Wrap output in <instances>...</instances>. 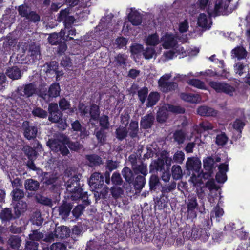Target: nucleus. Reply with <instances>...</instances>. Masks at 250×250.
<instances>
[{
    "label": "nucleus",
    "mask_w": 250,
    "mask_h": 250,
    "mask_svg": "<svg viewBox=\"0 0 250 250\" xmlns=\"http://www.w3.org/2000/svg\"><path fill=\"white\" fill-rule=\"evenodd\" d=\"M69 191L70 192V195L68 196L67 198L70 199V201L79 202L82 200V203L85 205L88 206L90 204L91 201L88 199L87 192L84 191L81 187L73 188Z\"/></svg>",
    "instance_id": "obj_1"
},
{
    "label": "nucleus",
    "mask_w": 250,
    "mask_h": 250,
    "mask_svg": "<svg viewBox=\"0 0 250 250\" xmlns=\"http://www.w3.org/2000/svg\"><path fill=\"white\" fill-rule=\"evenodd\" d=\"M208 84L217 93H223L230 96H233L235 89L234 87L226 83L210 81Z\"/></svg>",
    "instance_id": "obj_2"
},
{
    "label": "nucleus",
    "mask_w": 250,
    "mask_h": 250,
    "mask_svg": "<svg viewBox=\"0 0 250 250\" xmlns=\"http://www.w3.org/2000/svg\"><path fill=\"white\" fill-rule=\"evenodd\" d=\"M67 145L64 143V139L62 141L59 140H49L47 142V146L53 151L56 153L60 152L63 156H66L69 153Z\"/></svg>",
    "instance_id": "obj_3"
},
{
    "label": "nucleus",
    "mask_w": 250,
    "mask_h": 250,
    "mask_svg": "<svg viewBox=\"0 0 250 250\" xmlns=\"http://www.w3.org/2000/svg\"><path fill=\"white\" fill-rule=\"evenodd\" d=\"M23 135L28 140H34L38 133V128L36 125L30 124L28 121H24L22 124Z\"/></svg>",
    "instance_id": "obj_4"
},
{
    "label": "nucleus",
    "mask_w": 250,
    "mask_h": 250,
    "mask_svg": "<svg viewBox=\"0 0 250 250\" xmlns=\"http://www.w3.org/2000/svg\"><path fill=\"white\" fill-rule=\"evenodd\" d=\"M48 120L52 123H58L62 119L63 114L58 108L56 103H51L48 105Z\"/></svg>",
    "instance_id": "obj_5"
},
{
    "label": "nucleus",
    "mask_w": 250,
    "mask_h": 250,
    "mask_svg": "<svg viewBox=\"0 0 250 250\" xmlns=\"http://www.w3.org/2000/svg\"><path fill=\"white\" fill-rule=\"evenodd\" d=\"M74 207L73 203L69 198H66L62 200L61 205L59 207V214L63 219H67L72 212Z\"/></svg>",
    "instance_id": "obj_6"
},
{
    "label": "nucleus",
    "mask_w": 250,
    "mask_h": 250,
    "mask_svg": "<svg viewBox=\"0 0 250 250\" xmlns=\"http://www.w3.org/2000/svg\"><path fill=\"white\" fill-rule=\"evenodd\" d=\"M198 206V204L196 196H189L187 203L188 218L193 219L196 218L197 214L195 209Z\"/></svg>",
    "instance_id": "obj_7"
},
{
    "label": "nucleus",
    "mask_w": 250,
    "mask_h": 250,
    "mask_svg": "<svg viewBox=\"0 0 250 250\" xmlns=\"http://www.w3.org/2000/svg\"><path fill=\"white\" fill-rule=\"evenodd\" d=\"M203 167L207 171L206 172L203 173V177L208 178L211 176L214 168L215 161L211 156H208L204 158L203 161Z\"/></svg>",
    "instance_id": "obj_8"
},
{
    "label": "nucleus",
    "mask_w": 250,
    "mask_h": 250,
    "mask_svg": "<svg viewBox=\"0 0 250 250\" xmlns=\"http://www.w3.org/2000/svg\"><path fill=\"white\" fill-rule=\"evenodd\" d=\"M88 182L95 189L99 188L104 184V177L100 173L94 172L91 174Z\"/></svg>",
    "instance_id": "obj_9"
},
{
    "label": "nucleus",
    "mask_w": 250,
    "mask_h": 250,
    "mask_svg": "<svg viewBox=\"0 0 250 250\" xmlns=\"http://www.w3.org/2000/svg\"><path fill=\"white\" fill-rule=\"evenodd\" d=\"M197 112L198 115L203 117H215L218 114L217 110L207 105L198 107Z\"/></svg>",
    "instance_id": "obj_10"
},
{
    "label": "nucleus",
    "mask_w": 250,
    "mask_h": 250,
    "mask_svg": "<svg viewBox=\"0 0 250 250\" xmlns=\"http://www.w3.org/2000/svg\"><path fill=\"white\" fill-rule=\"evenodd\" d=\"M165 171L164 160L160 158L154 160L149 166V172L154 173L155 172H163Z\"/></svg>",
    "instance_id": "obj_11"
},
{
    "label": "nucleus",
    "mask_w": 250,
    "mask_h": 250,
    "mask_svg": "<svg viewBox=\"0 0 250 250\" xmlns=\"http://www.w3.org/2000/svg\"><path fill=\"white\" fill-rule=\"evenodd\" d=\"M154 120V116L152 114H146L141 120V127L144 129H150L152 127Z\"/></svg>",
    "instance_id": "obj_12"
},
{
    "label": "nucleus",
    "mask_w": 250,
    "mask_h": 250,
    "mask_svg": "<svg viewBox=\"0 0 250 250\" xmlns=\"http://www.w3.org/2000/svg\"><path fill=\"white\" fill-rule=\"evenodd\" d=\"M54 232H55L56 238L65 239L70 236V229L65 226L56 227Z\"/></svg>",
    "instance_id": "obj_13"
},
{
    "label": "nucleus",
    "mask_w": 250,
    "mask_h": 250,
    "mask_svg": "<svg viewBox=\"0 0 250 250\" xmlns=\"http://www.w3.org/2000/svg\"><path fill=\"white\" fill-rule=\"evenodd\" d=\"M13 203L14 204L13 207L16 217L19 218L21 214L26 210L27 207V204L22 200L13 202Z\"/></svg>",
    "instance_id": "obj_14"
},
{
    "label": "nucleus",
    "mask_w": 250,
    "mask_h": 250,
    "mask_svg": "<svg viewBox=\"0 0 250 250\" xmlns=\"http://www.w3.org/2000/svg\"><path fill=\"white\" fill-rule=\"evenodd\" d=\"M201 163L192 157H188L186 162V167L188 170L199 172L201 168Z\"/></svg>",
    "instance_id": "obj_15"
},
{
    "label": "nucleus",
    "mask_w": 250,
    "mask_h": 250,
    "mask_svg": "<svg viewBox=\"0 0 250 250\" xmlns=\"http://www.w3.org/2000/svg\"><path fill=\"white\" fill-rule=\"evenodd\" d=\"M19 218L16 217L15 214L13 215L12 213L11 208H5L2 209L0 212V219L2 222H10L12 220Z\"/></svg>",
    "instance_id": "obj_16"
},
{
    "label": "nucleus",
    "mask_w": 250,
    "mask_h": 250,
    "mask_svg": "<svg viewBox=\"0 0 250 250\" xmlns=\"http://www.w3.org/2000/svg\"><path fill=\"white\" fill-rule=\"evenodd\" d=\"M65 31L62 30L59 34L57 33L51 34L48 37V40L49 42L52 45H58L61 42V41L64 40Z\"/></svg>",
    "instance_id": "obj_17"
},
{
    "label": "nucleus",
    "mask_w": 250,
    "mask_h": 250,
    "mask_svg": "<svg viewBox=\"0 0 250 250\" xmlns=\"http://www.w3.org/2000/svg\"><path fill=\"white\" fill-rule=\"evenodd\" d=\"M127 130L131 138H138L139 133L138 122L136 121L131 120Z\"/></svg>",
    "instance_id": "obj_18"
},
{
    "label": "nucleus",
    "mask_w": 250,
    "mask_h": 250,
    "mask_svg": "<svg viewBox=\"0 0 250 250\" xmlns=\"http://www.w3.org/2000/svg\"><path fill=\"white\" fill-rule=\"evenodd\" d=\"M28 55L30 58L29 60H31L33 62L39 60L41 57L40 46L35 45H30Z\"/></svg>",
    "instance_id": "obj_19"
},
{
    "label": "nucleus",
    "mask_w": 250,
    "mask_h": 250,
    "mask_svg": "<svg viewBox=\"0 0 250 250\" xmlns=\"http://www.w3.org/2000/svg\"><path fill=\"white\" fill-rule=\"evenodd\" d=\"M24 187L26 191L35 192L40 188V183L32 178L27 179L24 182Z\"/></svg>",
    "instance_id": "obj_20"
},
{
    "label": "nucleus",
    "mask_w": 250,
    "mask_h": 250,
    "mask_svg": "<svg viewBox=\"0 0 250 250\" xmlns=\"http://www.w3.org/2000/svg\"><path fill=\"white\" fill-rule=\"evenodd\" d=\"M7 76L12 80H18L21 76V70L17 66L8 67L6 71Z\"/></svg>",
    "instance_id": "obj_21"
},
{
    "label": "nucleus",
    "mask_w": 250,
    "mask_h": 250,
    "mask_svg": "<svg viewBox=\"0 0 250 250\" xmlns=\"http://www.w3.org/2000/svg\"><path fill=\"white\" fill-rule=\"evenodd\" d=\"M105 129L100 128V129L95 130V135L97 139L98 143L100 145H104L105 144L107 140V134Z\"/></svg>",
    "instance_id": "obj_22"
},
{
    "label": "nucleus",
    "mask_w": 250,
    "mask_h": 250,
    "mask_svg": "<svg viewBox=\"0 0 250 250\" xmlns=\"http://www.w3.org/2000/svg\"><path fill=\"white\" fill-rule=\"evenodd\" d=\"M48 175V174L46 173L44 177V181L43 182L44 184H45V186H50V190L55 192V189L57 188V185L56 184V182L57 181V177H55L53 175H49V176H46Z\"/></svg>",
    "instance_id": "obj_23"
},
{
    "label": "nucleus",
    "mask_w": 250,
    "mask_h": 250,
    "mask_svg": "<svg viewBox=\"0 0 250 250\" xmlns=\"http://www.w3.org/2000/svg\"><path fill=\"white\" fill-rule=\"evenodd\" d=\"M128 20L133 25H139L141 24L142 16L137 11H132L128 15Z\"/></svg>",
    "instance_id": "obj_24"
},
{
    "label": "nucleus",
    "mask_w": 250,
    "mask_h": 250,
    "mask_svg": "<svg viewBox=\"0 0 250 250\" xmlns=\"http://www.w3.org/2000/svg\"><path fill=\"white\" fill-rule=\"evenodd\" d=\"M180 96L183 100L191 103H197L200 99L199 95L195 94L181 93Z\"/></svg>",
    "instance_id": "obj_25"
},
{
    "label": "nucleus",
    "mask_w": 250,
    "mask_h": 250,
    "mask_svg": "<svg viewBox=\"0 0 250 250\" xmlns=\"http://www.w3.org/2000/svg\"><path fill=\"white\" fill-rule=\"evenodd\" d=\"M64 143L67 145L68 147L72 151L78 152L83 147V145L80 142L78 141H71L69 138L67 137L64 139Z\"/></svg>",
    "instance_id": "obj_26"
},
{
    "label": "nucleus",
    "mask_w": 250,
    "mask_h": 250,
    "mask_svg": "<svg viewBox=\"0 0 250 250\" xmlns=\"http://www.w3.org/2000/svg\"><path fill=\"white\" fill-rule=\"evenodd\" d=\"M160 99V95L157 92H151L148 96L146 106L151 107L155 105Z\"/></svg>",
    "instance_id": "obj_27"
},
{
    "label": "nucleus",
    "mask_w": 250,
    "mask_h": 250,
    "mask_svg": "<svg viewBox=\"0 0 250 250\" xmlns=\"http://www.w3.org/2000/svg\"><path fill=\"white\" fill-rule=\"evenodd\" d=\"M21 237L17 235H12L10 237L8 244L10 247L15 250H18L21 245Z\"/></svg>",
    "instance_id": "obj_28"
},
{
    "label": "nucleus",
    "mask_w": 250,
    "mask_h": 250,
    "mask_svg": "<svg viewBox=\"0 0 250 250\" xmlns=\"http://www.w3.org/2000/svg\"><path fill=\"white\" fill-rule=\"evenodd\" d=\"M186 135L187 134L185 131L182 129H177L173 133V138L176 142L180 145L184 143Z\"/></svg>",
    "instance_id": "obj_29"
},
{
    "label": "nucleus",
    "mask_w": 250,
    "mask_h": 250,
    "mask_svg": "<svg viewBox=\"0 0 250 250\" xmlns=\"http://www.w3.org/2000/svg\"><path fill=\"white\" fill-rule=\"evenodd\" d=\"M131 184H133V187L136 190H141L146 184L145 177L138 175L135 178H134L133 182Z\"/></svg>",
    "instance_id": "obj_30"
},
{
    "label": "nucleus",
    "mask_w": 250,
    "mask_h": 250,
    "mask_svg": "<svg viewBox=\"0 0 250 250\" xmlns=\"http://www.w3.org/2000/svg\"><path fill=\"white\" fill-rule=\"evenodd\" d=\"M65 185L68 191L69 190V188H76L81 187L80 184V178L78 175H74L67 180V181L65 183Z\"/></svg>",
    "instance_id": "obj_31"
},
{
    "label": "nucleus",
    "mask_w": 250,
    "mask_h": 250,
    "mask_svg": "<svg viewBox=\"0 0 250 250\" xmlns=\"http://www.w3.org/2000/svg\"><path fill=\"white\" fill-rule=\"evenodd\" d=\"M60 86L59 83H54L51 84L48 89V95L49 97L56 98L60 95Z\"/></svg>",
    "instance_id": "obj_32"
},
{
    "label": "nucleus",
    "mask_w": 250,
    "mask_h": 250,
    "mask_svg": "<svg viewBox=\"0 0 250 250\" xmlns=\"http://www.w3.org/2000/svg\"><path fill=\"white\" fill-rule=\"evenodd\" d=\"M127 134L128 132L126 127L121 125L118 127L115 131V137L120 141H122L125 139Z\"/></svg>",
    "instance_id": "obj_33"
},
{
    "label": "nucleus",
    "mask_w": 250,
    "mask_h": 250,
    "mask_svg": "<svg viewBox=\"0 0 250 250\" xmlns=\"http://www.w3.org/2000/svg\"><path fill=\"white\" fill-rule=\"evenodd\" d=\"M121 173L125 181L127 183L130 184L133 183L134 179V174L131 169L127 167H125L122 169Z\"/></svg>",
    "instance_id": "obj_34"
},
{
    "label": "nucleus",
    "mask_w": 250,
    "mask_h": 250,
    "mask_svg": "<svg viewBox=\"0 0 250 250\" xmlns=\"http://www.w3.org/2000/svg\"><path fill=\"white\" fill-rule=\"evenodd\" d=\"M159 87L162 91L164 93H168L175 91L178 87L177 83L174 82H168L165 83L164 85H161Z\"/></svg>",
    "instance_id": "obj_35"
},
{
    "label": "nucleus",
    "mask_w": 250,
    "mask_h": 250,
    "mask_svg": "<svg viewBox=\"0 0 250 250\" xmlns=\"http://www.w3.org/2000/svg\"><path fill=\"white\" fill-rule=\"evenodd\" d=\"M89 114L91 119L95 121H98L100 114L99 106L95 104H92L90 105Z\"/></svg>",
    "instance_id": "obj_36"
},
{
    "label": "nucleus",
    "mask_w": 250,
    "mask_h": 250,
    "mask_svg": "<svg viewBox=\"0 0 250 250\" xmlns=\"http://www.w3.org/2000/svg\"><path fill=\"white\" fill-rule=\"evenodd\" d=\"M133 171L135 174H142V176L145 177L147 174V168L146 165L141 163L140 165H137L132 168Z\"/></svg>",
    "instance_id": "obj_37"
},
{
    "label": "nucleus",
    "mask_w": 250,
    "mask_h": 250,
    "mask_svg": "<svg viewBox=\"0 0 250 250\" xmlns=\"http://www.w3.org/2000/svg\"><path fill=\"white\" fill-rule=\"evenodd\" d=\"M232 51L238 60L244 59L247 55V51L242 46L236 47Z\"/></svg>",
    "instance_id": "obj_38"
},
{
    "label": "nucleus",
    "mask_w": 250,
    "mask_h": 250,
    "mask_svg": "<svg viewBox=\"0 0 250 250\" xmlns=\"http://www.w3.org/2000/svg\"><path fill=\"white\" fill-rule=\"evenodd\" d=\"M159 42V37L156 33L148 35L146 42V45L154 46L158 45Z\"/></svg>",
    "instance_id": "obj_39"
},
{
    "label": "nucleus",
    "mask_w": 250,
    "mask_h": 250,
    "mask_svg": "<svg viewBox=\"0 0 250 250\" xmlns=\"http://www.w3.org/2000/svg\"><path fill=\"white\" fill-rule=\"evenodd\" d=\"M32 115L36 117L44 119L47 117V112L41 107H35L32 111Z\"/></svg>",
    "instance_id": "obj_40"
},
{
    "label": "nucleus",
    "mask_w": 250,
    "mask_h": 250,
    "mask_svg": "<svg viewBox=\"0 0 250 250\" xmlns=\"http://www.w3.org/2000/svg\"><path fill=\"white\" fill-rule=\"evenodd\" d=\"M148 88L144 86L137 91V95L139 101L142 104H144L147 97H148Z\"/></svg>",
    "instance_id": "obj_41"
},
{
    "label": "nucleus",
    "mask_w": 250,
    "mask_h": 250,
    "mask_svg": "<svg viewBox=\"0 0 250 250\" xmlns=\"http://www.w3.org/2000/svg\"><path fill=\"white\" fill-rule=\"evenodd\" d=\"M160 184L159 178L157 176L152 175L150 176L149 180V186L151 191H155Z\"/></svg>",
    "instance_id": "obj_42"
},
{
    "label": "nucleus",
    "mask_w": 250,
    "mask_h": 250,
    "mask_svg": "<svg viewBox=\"0 0 250 250\" xmlns=\"http://www.w3.org/2000/svg\"><path fill=\"white\" fill-rule=\"evenodd\" d=\"M167 117V110L166 109L161 108L158 111L157 114V121L160 123H165L166 121Z\"/></svg>",
    "instance_id": "obj_43"
},
{
    "label": "nucleus",
    "mask_w": 250,
    "mask_h": 250,
    "mask_svg": "<svg viewBox=\"0 0 250 250\" xmlns=\"http://www.w3.org/2000/svg\"><path fill=\"white\" fill-rule=\"evenodd\" d=\"M13 202H16L21 200L24 196V193L23 190L15 188L11 192Z\"/></svg>",
    "instance_id": "obj_44"
},
{
    "label": "nucleus",
    "mask_w": 250,
    "mask_h": 250,
    "mask_svg": "<svg viewBox=\"0 0 250 250\" xmlns=\"http://www.w3.org/2000/svg\"><path fill=\"white\" fill-rule=\"evenodd\" d=\"M228 141V138L224 132L217 134L216 137L215 144L218 146L225 145Z\"/></svg>",
    "instance_id": "obj_45"
},
{
    "label": "nucleus",
    "mask_w": 250,
    "mask_h": 250,
    "mask_svg": "<svg viewBox=\"0 0 250 250\" xmlns=\"http://www.w3.org/2000/svg\"><path fill=\"white\" fill-rule=\"evenodd\" d=\"M98 120L99 121L100 128L107 130L109 129L110 123L109 121V117L107 115H102L101 117H99Z\"/></svg>",
    "instance_id": "obj_46"
},
{
    "label": "nucleus",
    "mask_w": 250,
    "mask_h": 250,
    "mask_svg": "<svg viewBox=\"0 0 250 250\" xmlns=\"http://www.w3.org/2000/svg\"><path fill=\"white\" fill-rule=\"evenodd\" d=\"M85 206H87L84 205L83 203H82V204H79L76 206L73 209V210H72L71 212L73 216L76 218H78L79 217H80L83 214V211L85 208Z\"/></svg>",
    "instance_id": "obj_47"
},
{
    "label": "nucleus",
    "mask_w": 250,
    "mask_h": 250,
    "mask_svg": "<svg viewBox=\"0 0 250 250\" xmlns=\"http://www.w3.org/2000/svg\"><path fill=\"white\" fill-rule=\"evenodd\" d=\"M171 172L174 179L178 180L182 177V170L179 165H173L172 167Z\"/></svg>",
    "instance_id": "obj_48"
},
{
    "label": "nucleus",
    "mask_w": 250,
    "mask_h": 250,
    "mask_svg": "<svg viewBox=\"0 0 250 250\" xmlns=\"http://www.w3.org/2000/svg\"><path fill=\"white\" fill-rule=\"evenodd\" d=\"M23 151L28 159H35L37 152L31 146H23Z\"/></svg>",
    "instance_id": "obj_49"
},
{
    "label": "nucleus",
    "mask_w": 250,
    "mask_h": 250,
    "mask_svg": "<svg viewBox=\"0 0 250 250\" xmlns=\"http://www.w3.org/2000/svg\"><path fill=\"white\" fill-rule=\"evenodd\" d=\"M188 83L189 85L193 86L200 89H205V84L203 81L197 79H192Z\"/></svg>",
    "instance_id": "obj_50"
},
{
    "label": "nucleus",
    "mask_w": 250,
    "mask_h": 250,
    "mask_svg": "<svg viewBox=\"0 0 250 250\" xmlns=\"http://www.w3.org/2000/svg\"><path fill=\"white\" fill-rule=\"evenodd\" d=\"M246 124L242 119L237 118L233 122V128L240 134L242 133V130L245 126Z\"/></svg>",
    "instance_id": "obj_51"
},
{
    "label": "nucleus",
    "mask_w": 250,
    "mask_h": 250,
    "mask_svg": "<svg viewBox=\"0 0 250 250\" xmlns=\"http://www.w3.org/2000/svg\"><path fill=\"white\" fill-rule=\"evenodd\" d=\"M23 96H25L26 97H30L32 96L35 92V88L34 85L32 83L26 84L24 86L23 89Z\"/></svg>",
    "instance_id": "obj_52"
},
{
    "label": "nucleus",
    "mask_w": 250,
    "mask_h": 250,
    "mask_svg": "<svg viewBox=\"0 0 250 250\" xmlns=\"http://www.w3.org/2000/svg\"><path fill=\"white\" fill-rule=\"evenodd\" d=\"M58 105L61 111H64L70 108L71 106L70 102L64 97L60 99L58 102Z\"/></svg>",
    "instance_id": "obj_53"
},
{
    "label": "nucleus",
    "mask_w": 250,
    "mask_h": 250,
    "mask_svg": "<svg viewBox=\"0 0 250 250\" xmlns=\"http://www.w3.org/2000/svg\"><path fill=\"white\" fill-rule=\"evenodd\" d=\"M29 237L30 240L38 242L43 238L44 235L38 230H34L32 233L29 235Z\"/></svg>",
    "instance_id": "obj_54"
},
{
    "label": "nucleus",
    "mask_w": 250,
    "mask_h": 250,
    "mask_svg": "<svg viewBox=\"0 0 250 250\" xmlns=\"http://www.w3.org/2000/svg\"><path fill=\"white\" fill-rule=\"evenodd\" d=\"M18 11L21 17L26 18L29 13V7L25 4L20 5L18 7Z\"/></svg>",
    "instance_id": "obj_55"
},
{
    "label": "nucleus",
    "mask_w": 250,
    "mask_h": 250,
    "mask_svg": "<svg viewBox=\"0 0 250 250\" xmlns=\"http://www.w3.org/2000/svg\"><path fill=\"white\" fill-rule=\"evenodd\" d=\"M86 159L93 166L98 165L101 158L96 154H89L85 156Z\"/></svg>",
    "instance_id": "obj_56"
},
{
    "label": "nucleus",
    "mask_w": 250,
    "mask_h": 250,
    "mask_svg": "<svg viewBox=\"0 0 250 250\" xmlns=\"http://www.w3.org/2000/svg\"><path fill=\"white\" fill-rule=\"evenodd\" d=\"M47 65L46 73L50 74H54L59 68L58 63L56 61H51L47 63Z\"/></svg>",
    "instance_id": "obj_57"
},
{
    "label": "nucleus",
    "mask_w": 250,
    "mask_h": 250,
    "mask_svg": "<svg viewBox=\"0 0 250 250\" xmlns=\"http://www.w3.org/2000/svg\"><path fill=\"white\" fill-rule=\"evenodd\" d=\"M185 159V154L182 151H177L173 156V162L181 164Z\"/></svg>",
    "instance_id": "obj_58"
},
{
    "label": "nucleus",
    "mask_w": 250,
    "mask_h": 250,
    "mask_svg": "<svg viewBox=\"0 0 250 250\" xmlns=\"http://www.w3.org/2000/svg\"><path fill=\"white\" fill-rule=\"evenodd\" d=\"M197 24L199 26L205 28L207 26L208 18L206 14L201 13L198 18Z\"/></svg>",
    "instance_id": "obj_59"
},
{
    "label": "nucleus",
    "mask_w": 250,
    "mask_h": 250,
    "mask_svg": "<svg viewBox=\"0 0 250 250\" xmlns=\"http://www.w3.org/2000/svg\"><path fill=\"white\" fill-rule=\"evenodd\" d=\"M224 2L223 0H217L215 3L214 12L216 15H220L221 12H224L226 10L224 9Z\"/></svg>",
    "instance_id": "obj_60"
},
{
    "label": "nucleus",
    "mask_w": 250,
    "mask_h": 250,
    "mask_svg": "<svg viewBox=\"0 0 250 250\" xmlns=\"http://www.w3.org/2000/svg\"><path fill=\"white\" fill-rule=\"evenodd\" d=\"M126 56L124 54H118L115 57V61L117 62V65L122 66L126 64Z\"/></svg>",
    "instance_id": "obj_61"
},
{
    "label": "nucleus",
    "mask_w": 250,
    "mask_h": 250,
    "mask_svg": "<svg viewBox=\"0 0 250 250\" xmlns=\"http://www.w3.org/2000/svg\"><path fill=\"white\" fill-rule=\"evenodd\" d=\"M111 181L115 185H121L123 181L119 172H115L113 173L111 177Z\"/></svg>",
    "instance_id": "obj_62"
},
{
    "label": "nucleus",
    "mask_w": 250,
    "mask_h": 250,
    "mask_svg": "<svg viewBox=\"0 0 250 250\" xmlns=\"http://www.w3.org/2000/svg\"><path fill=\"white\" fill-rule=\"evenodd\" d=\"M155 54L154 48L151 47H147L144 50L143 55L144 58L146 60H149L152 58L153 55Z\"/></svg>",
    "instance_id": "obj_63"
},
{
    "label": "nucleus",
    "mask_w": 250,
    "mask_h": 250,
    "mask_svg": "<svg viewBox=\"0 0 250 250\" xmlns=\"http://www.w3.org/2000/svg\"><path fill=\"white\" fill-rule=\"evenodd\" d=\"M39 243L32 240L28 241L25 244L26 250H38Z\"/></svg>",
    "instance_id": "obj_64"
}]
</instances>
